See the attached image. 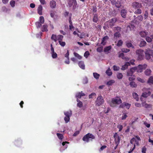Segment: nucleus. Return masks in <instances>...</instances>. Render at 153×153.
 Returning <instances> with one entry per match:
<instances>
[{
  "mask_svg": "<svg viewBox=\"0 0 153 153\" xmlns=\"http://www.w3.org/2000/svg\"><path fill=\"white\" fill-rule=\"evenodd\" d=\"M122 103V101L119 97H116L113 98L110 102V105L111 106L114 107L116 106V104H120Z\"/></svg>",
  "mask_w": 153,
  "mask_h": 153,
  "instance_id": "1",
  "label": "nucleus"
},
{
  "mask_svg": "<svg viewBox=\"0 0 153 153\" xmlns=\"http://www.w3.org/2000/svg\"><path fill=\"white\" fill-rule=\"evenodd\" d=\"M143 92L140 97V100L141 101H143L142 97L144 98H147L151 94V92L150 91L149 88H144L142 90Z\"/></svg>",
  "mask_w": 153,
  "mask_h": 153,
  "instance_id": "2",
  "label": "nucleus"
},
{
  "mask_svg": "<svg viewBox=\"0 0 153 153\" xmlns=\"http://www.w3.org/2000/svg\"><path fill=\"white\" fill-rule=\"evenodd\" d=\"M136 53L137 59L139 60L143 59L144 57V52L143 50L139 49L137 50Z\"/></svg>",
  "mask_w": 153,
  "mask_h": 153,
  "instance_id": "3",
  "label": "nucleus"
},
{
  "mask_svg": "<svg viewBox=\"0 0 153 153\" xmlns=\"http://www.w3.org/2000/svg\"><path fill=\"white\" fill-rule=\"evenodd\" d=\"M95 137L92 134L90 133H88L85 135L82 138L83 140L86 142H88L90 140L92 141V139H94Z\"/></svg>",
  "mask_w": 153,
  "mask_h": 153,
  "instance_id": "4",
  "label": "nucleus"
},
{
  "mask_svg": "<svg viewBox=\"0 0 153 153\" xmlns=\"http://www.w3.org/2000/svg\"><path fill=\"white\" fill-rule=\"evenodd\" d=\"M104 102V100L102 96L101 95H99L97 97L95 102V104L97 106H100Z\"/></svg>",
  "mask_w": 153,
  "mask_h": 153,
  "instance_id": "5",
  "label": "nucleus"
},
{
  "mask_svg": "<svg viewBox=\"0 0 153 153\" xmlns=\"http://www.w3.org/2000/svg\"><path fill=\"white\" fill-rule=\"evenodd\" d=\"M146 58L147 60L151 58V56L153 57V51L150 49L146 50L145 52Z\"/></svg>",
  "mask_w": 153,
  "mask_h": 153,
  "instance_id": "6",
  "label": "nucleus"
},
{
  "mask_svg": "<svg viewBox=\"0 0 153 153\" xmlns=\"http://www.w3.org/2000/svg\"><path fill=\"white\" fill-rule=\"evenodd\" d=\"M147 65L146 64H144L143 65H139L137 67V72L138 73L141 72L143 70L146 68Z\"/></svg>",
  "mask_w": 153,
  "mask_h": 153,
  "instance_id": "7",
  "label": "nucleus"
},
{
  "mask_svg": "<svg viewBox=\"0 0 153 153\" xmlns=\"http://www.w3.org/2000/svg\"><path fill=\"white\" fill-rule=\"evenodd\" d=\"M131 105V104H130L124 102L120 105L119 107L122 108H123L125 107L126 108L128 109L130 108Z\"/></svg>",
  "mask_w": 153,
  "mask_h": 153,
  "instance_id": "8",
  "label": "nucleus"
},
{
  "mask_svg": "<svg viewBox=\"0 0 153 153\" xmlns=\"http://www.w3.org/2000/svg\"><path fill=\"white\" fill-rule=\"evenodd\" d=\"M114 138L115 143L117 145V146L120 142V137L117 134V133H116L114 135Z\"/></svg>",
  "mask_w": 153,
  "mask_h": 153,
  "instance_id": "9",
  "label": "nucleus"
},
{
  "mask_svg": "<svg viewBox=\"0 0 153 153\" xmlns=\"http://www.w3.org/2000/svg\"><path fill=\"white\" fill-rule=\"evenodd\" d=\"M132 6L134 9H138L141 7V4L137 2H134L132 4Z\"/></svg>",
  "mask_w": 153,
  "mask_h": 153,
  "instance_id": "10",
  "label": "nucleus"
},
{
  "mask_svg": "<svg viewBox=\"0 0 153 153\" xmlns=\"http://www.w3.org/2000/svg\"><path fill=\"white\" fill-rule=\"evenodd\" d=\"M51 53L52 57L53 58H56L57 56V54L54 52V48L53 47L52 44L51 45Z\"/></svg>",
  "mask_w": 153,
  "mask_h": 153,
  "instance_id": "11",
  "label": "nucleus"
},
{
  "mask_svg": "<svg viewBox=\"0 0 153 153\" xmlns=\"http://www.w3.org/2000/svg\"><path fill=\"white\" fill-rule=\"evenodd\" d=\"M141 105L142 106L146 108H150L152 107V105L150 104H148L146 102V101H141Z\"/></svg>",
  "mask_w": 153,
  "mask_h": 153,
  "instance_id": "12",
  "label": "nucleus"
},
{
  "mask_svg": "<svg viewBox=\"0 0 153 153\" xmlns=\"http://www.w3.org/2000/svg\"><path fill=\"white\" fill-rule=\"evenodd\" d=\"M139 34L141 37L144 38L146 37L149 35V33L146 31H140L139 33Z\"/></svg>",
  "mask_w": 153,
  "mask_h": 153,
  "instance_id": "13",
  "label": "nucleus"
},
{
  "mask_svg": "<svg viewBox=\"0 0 153 153\" xmlns=\"http://www.w3.org/2000/svg\"><path fill=\"white\" fill-rule=\"evenodd\" d=\"M70 7L71 6L73 3H74V5H76L77 4V2L76 0H68L67 1Z\"/></svg>",
  "mask_w": 153,
  "mask_h": 153,
  "instance_id": "14",
  "label": "nucleus"
},
{
  "mask_svg": "<svg viewBox=\"0 0 153 153\" xmlns=\"http://www.w3.org/2000/svg\"><path fill=\"white\" fill-rule=\"evenodd\" d=\"M85 95V94L82 93V91L79 92L77 93L76 94V97L78 98H80L84 96Z\"/></svg>",
  "mask_w": 153,
  "mask_h": 153,
  "instance_id": "15",
  "label": "nucleus"
},
{
  "mask_svg": "<svg viewBox=\"0 0 153 153\" xmlns=\"http://www.w3.org/2000/svg\"><path fill=\"white\" fill-rule=\"evenodd\" d=\"M140 140V138L138 136H136L135 137L132 138L130 141V143L132 144L133 143V142L134 141L136 142L137 140Z\"/></svg>",
  "mask_w": 153,
  "mask_h": 153,
  "instance_id": "16",
  "label": "nucleus"
},
{
  "mask_svg": "<svg viewBox=\"0 0 153 153\" xmlns=\"http://www.w3.org/2000/svg\"><path fill=\"white\" fill-rule=\"evenodd\" d=\"M108 37L107 36H105L103 37L102 39L101 44H102L103 45H105L106 43V40H108Z\"/></svg>",
  "mask_w": 153,
  "mask_h": 153,
  "instance_id": "17",
  "label": "nucleus"
},
{
  "mask_svg": "<svg viewBox=\"0 0 153 153\" xmlns=\"http://www.w3.org/2000/svg\"><path fill=\"white\" fill-rule=\"evenodd\" d=\"M50 7L52 8H55L56 5V3L54 0H52L50 1Z\"/></svg>",
  "mask_w": 153,
  "mask_h": 153,
  "instance_id": "18",
  "label": "nucleus"
},
{
  "mask_svg": "<svg viewBox=\"0 0 153 153\" xmlns=\"http://www.w3.org/2000/svg\"><path fill=\"white\" fill-rule=\"evenodd\" d=\"M130 65V63L129 62H126L124 65L122 66L121 69L123 70H124L127 69L128 67Z\"/></svg>",
  "mask_w": 153,
  "mask_h": 153,
  "instance_id": "19",
  "label": "nucleus"
},
{
  "mask_svg": "<svg viewBox=\"0 0 153 153\" xmlns=\"http://www.w3.org/2000/svg\"><path fill=\"white\" fill-rule=\"evenodd\" d=\"M78 65L79 67L82 69H85V65L84 64L83 62L80 61L78 63Z\"/></svg>",
  "mask_w": 153,
  "mask_h": 153,
  "instance_id": "20",
  "label": "nucleus"
},
{
  "mask_svg": "<svg viewBox=\"0 0 153 153\" xmlns=\"http://www.w3.org/2000/svg\"><path fill=\"white\" fill-rule=\"evenodd\" d=\"M126 10L125 9H123L121 10V16L123 18H125L126 17Z\"/></svg>",
  "mask_w": 153,
  "mask_h": 153,
  "instance_id": "21",
  "label": "nucleus"
},
{
  "mask_svg": "<svg viewBox=\"0 0 153 153\" xmlns=\"http://www.w3.org/2000/svg\"><path fill=\"white\" fill-rule=\"evenodd\" d=\"M42 6L41 5H39L37 9L38 13L39 15H42Z\"/></svg>",
  "mask_w": 153,
  "mask_h": 153,
  "instance_id": "22",
  "label": "nucleus"
},
{
  "mask_svg": "<svg viewBox=\"0 0 153 153\" xmlns=\"http://www.w3.org/2000/svg\"><path fill=\"white\" fill-rule=\"evenodd\" d=\"M119 57H121L123 59H125L126 60H128V59L127 58H126L124 56V54L122 53H119Z\"/></svg>",
  "mask_w": 153,
  "mask_h": 153,
  "instance_id": "23",
  "label": "nucleus"
},
{
  "mask_svg": "<svg viewBox=\"0 0 153 153\" xmlns=\"http://www.w3.org/2000/svg\"><path fill=\"white\" fill-rule=\"evenodd\" d=\"M132 96L133 98L137 101H138L139 100V98L138 97V95L137 93L135 92L133 93L132 94Z\"/></svg>",
  "mask_w": 153,
  "mask_h": 153,
  "instance_id": "24",
  "label": "nucleus"
},
{
  "mask_svg": "<svg viewBox=\"0 0 153 153\" xmlns=\"http://www.w3.org/2000/svg\"><path fill=\"white\" fill-rule=\"evenodd\" d=\"M146 42L145 41L143 40L140 42L139 46L141 47H143L145 46L146 45Z\"/></svg>",
  "mask_w": 153,
  "mask_h": 153,
  "instance_id": "25",
  "label": "nucleus"
},
{
  "mask_svg": "<svg viewBox=\"0 0 153 153\" xmlns=\"http://www.w3.org/2000/svg\"><path fill=\"white\" fill-rule=\"evenodd\" d=\"M52 40H53L55 42L57 41V36L55 34H53L51 37Z\"/></svg>",
  "mask_w": 153,
  "mask_h": 153,
  "instance_id": "26",
  "label": "nucleus"
},
{
  "mask_svg": "<svg viewBox=\"0 0 153 153\" xmlns=\"http://www.w3.org/2000/svg\"><path fill=\"white\" fill-rule=\"evenodd\" d=\"M64 114L65 115V116L70 117L72 115V112L71 111L64 112Z\"/></svg>",
  "mask_w": 153,
  "mask_h": 153,
  "instance_id": "27",
  "label": "nucleus"
},
{
  "mask_svg": "<svg viewBox=\"0 0 153 153\" xmlns=\"http://www.w3.org/2000/svg\"><path fill=\"white\" fill-rule=\"evenodd\" d=\"M151 70L149 69H147L145 71V74L147 76H149L151 73Z\"/></svg>",
  "mask_w": 153,
  "mask_h": 153,
  "instance_id": "28",
  "label": "nucleus"
},
{
  "mask_svg": "<svg viewBox=\"0 0 153 153\" xmlns=\"http://www.w3.org/2000/svg\"><path fill=\"white\" fill-rule=\"evenodd\" d=\"M143 19V17L142 15H140L138 16L136 18V21L138 22L141 21Z\"/></svg>",
  "mask_w": 153,
  "mask_h": 153,
  "instance_id": "29",
  "label": "nucleus"
},
{
  "mask_svg": "<svg viewBox=\"0 0 153 153\" xmlns=\"http://www.w3.org/2000/svg\"><path fill=\"white\" fill-rule=\"evenodd\" d=\"M135 27L134 26V25H128L127 26V30H132L134 29V28Z\"/></svg>",
  "mask_w": 153,
  "mask_h": 153,
  "instance_id": "30",
  "label": "nucleus"
},
{
  "mask_svg": "<svg viewBox=\"0 0 153 153\" xmlns=\"http://www.w3.org/2000/svg\"><path fill=\"white\" fill-rule=\"evenodd\" d=\"M76 101L78 102L77 104V106L79 108H81L82 106V102L78 99H77Z\"/></svg>",
  "mask_w": 153,
  "mask_h": 153,
  "instance_id": "31",
  "label": "nucleus"
},
{
  "mask_svg": "<svg viewBox=\"0 0 153 153\" xmlns=\"http://www.w3.org/2000/svg\"><path fill=\"white\" fill-rule=\"evenodd\" d=\"M48 26L47 25H44L42 28V32L44 31H48V29H47Z\"/></svg>",
  "mask_w": 153,
  "mask_h": 153,
  "instance_id": "32",
  "label": "nucleus"
},
{
  "mask_svg": "<svg viewBox=\"0 0 153 153\" xmlns=\"http://www.w3.org/2000/svg\"><path fill=\"white\" fill-rule=\"evenodd\" d=\"M63 38V36L62 35H59L57 36V41H58L59 42V41H62Z\"/></svg>",
  "mask_w": 153,
  "mask_h": 153,
  "instance_id": "33",
  "label": "nucleus"
},
{
  "mask_svg": "<svg viewBox=\"0 0 153 153\" xmlns=\"http://www.w3.org/2000/svg\"><path fill=\"white\" fill-rule=\"evenodd\" d=\"M129 85L132 88H136L137 86V84L134 82H131Z\"/></svg>",
  "mask_w": 153,
  "mask_h": 153,
  "instance_id": "34",
  "label": "nucleus"
},
{
  "mask_svg": "<svg viewBox=\"0 0 153 153\" xmlns=\"http://www.w3.org/2000/svg\"><path fill=\"white\" fill-rule=\"evenodd\" d=\"M106 74L108 76H110L112 74V72L111 71L110 68L107 70L105 72Z\"/></svg>",
  "mask_w": 153,
  "mask_h": 153,
  "instance_id": "35",
  "label": "nucleus"
},
{
  "mask_svg": "<svg viewBox=\"0 0 153 153\" xmlns=\"http://www.w3.org/2000/svg\"><path fill=\"white\" fill-rule=\"evenodd\" d=\"M93 75L94 78L97 79H98L100 76V75L97 73H94Z\"/></svg>",
  "mask_w": 153,
  "mask_h": 153,
  "instance_id": "36",
  "label": "nucleus"
},
{
  "mask_svg": "<svg viewBox=\"0 0 153 153\" xmlns=\"http://www.w3.org/2000/svg\"><path fill=\"white\" fill-rule=\"evenodd\" d=\"M111 46H109L108 47H105V48L104 51L105 52H108L109 51H110L111 48Z\"/></svg>",
  "mask_w": 153,
  "mask_h": 153,
  "instance_id": "37",
  "label": "nucleus"
},
{
  "mask_svg": "<svg viewBox=\"0 0 153 153\" xmlns=\"http://www.w3.org/2000/svg\"><path fill=\"white\" fill-rule=\"evenodd\" d=\"M117 76L118 79H121L123 78V75L121 73H118L117 74Z\"/></svg>",
  "mask_w": 153,
  "mask_h": 153,
  "instance_id": "38",
  "label": "nucleus"
},
{
  "mask_svg": "<svg viewBox=\"0 0 153 153\" xmlns=\"http://www.w3.org/2000/svg\"><path fill=\"white\" fill-rule=\"evenodd\" d=\"M146 40L149 43H150L152 41V38L149 36H147L146 37Z\"/></svg>",
  "mask_w": 153,
  "mask_h": 153,
  "instance_id": "39",
  "label": "nucleus"
},
{
  "mask_svg": "<svg viewBox=\"0 0 153 153\" xmlns=\"http://www.w3.org/2000/svg\"><path fill=\"white\" fill-rule=\"evenodd\" d=\"M74 56L79 59H82V57L77 53L74 52Z\"/></svg>",
  "mask_w": 153,
  "mask_h": 153,
  "instance_id": "40",
  "label": "nucleus"
},
{
  "mask_svg": "<svg viewBox=\"0 0 153 153\" xmlns=\"http://www.w3.org/2000/svg\"><path fill=\"white\" fill-rule=\"evenodd\" d=\"M121 28L119 27H115L114 28V31L116 32H119L121 30Z\"/></svg>",
  "mask_w": 153,
  "mask_h": 153,
  "instance_id": "41",
  "label": "nucleus"
},
{
  "mask_svg": "<svg viewBox=\"0 0 153 153\" xmlns=\"http://www.w3.org/2000/svg\"><path fill=\"white\" fill-rule=\"evenodd\" d=\"M115 82L114 80H111L108 82L107 83V85H111L113 84Z\"/></svg>",
  "mask_w": 153,
  "mask_h": 153,
  "instance_id": "42",
  "label": "nucleus"
},
{
  "mask_svg": "<svg viewBox=\"0 0 153 153\" xmlns=\"http://www.w3.org/2000/svg\"><path fill=\"white\" fill-rule=\"evenodd\" d=\"M69 143L68 142H63L62 143V144L63 146H64V147L65 149L67 148L68 145L67 144H69Z\"/></svg>",
  "mask_w": 153,
  "mask_h": 153,
  "instance_id": "43",
  "label": "nucleus"
},
{
  "mask_svg": "<svg viewBox=\"0 0 153 153\" xmlns=\"http://www.w3.org/2000/svg\"><path fill=\"white\" fill-rule=\"evenodd\" d=\"M98 20V16L97 15H95L94 16L93 21L95 22H97Z\"/></svg>",
  "mask_w": 153,
  "mask_h": 153,
  "instance_id": "44",
  "label": "nucleus"
},
{
  "mask_svg": "<svg viewBox=\"0 0 153 153\" xmlns=\"http://www.w3.org/2000/svg\"><path fill=\"white\" fill-rule=\"evenodd\" d=\"M96 94L94 93H92L91 94H90L89 96V99H92L94 97H95Z\"/></svg>",
  "mask_w": 153,
  "mask_h": 153,
  "instance_id": "45",
  "label": "nucleus"
},
{
  "mask_svg": "<svg viewBox=\"0 0 153 153\" xmlns=\"http://www.w3.org/2000/svg\"><path fill=\"white\" fill-rule=\"evenodd\" d=\"M40 22L41 24H43L44 22V18L43 16H41L39 17Z\"/></svg>",
  "mask_w": 153,
  "mask_h": 153,
  "instance_id": "46",
  "label": "nucleus"
},
{
  "mask_svg": "<svg viewBox=\"0 0 153 153\" xmlns=\"http://www.w3.org/2000/svg\"><path fill=\"white\" fill-rule=\"evenodd\" d=\"M148 83H153V77L151 76L149 78V80L148 81Z\"/></svg>",
  "mask_w": 153,
  "mask_h": 153,
  "instance_id": "47",
  "label": "nucleus"
},
{
  "mask_svg": "<svg viewBox=\"0 0 153 153\" xmlns=\"http://www.w3.org/2000/svg\"><path fill=\"white\" fill-rule=\"evenodd\" d=\"M130 70L131 72L133 73L136 71H137V67H134L131 68L130 69Z\"/></svg>",
  "mask_w": 153,
  "mask_h": 153,
  "instance_id": "48",
  "label": "nucleus"
},
{
  "mask_svg": "<svg viewBox=\"0 0 153 153\" xmlns=\"http://www.w3.org/2000/svg\"><path fill=\"white\" fill-rule=\"evenodd\" d=\"M56 134L59 139L62 140L63 138V136L62 134L59 133H57Z\"/></svg>",
  "mask_w": 153,
  "mask_h": 153,
  "instance_id": "49",
  "label": "nucleus"
},
{
  "mask_svg": "<svg viewBox=\"0 0 153 153\" xmlns=\"http://www.w3.org/2000/svg\"><path fill=\"white\" fill-rule=\"evenodd\" d=\"M137 9V10L135 11L134 13L136 14H141L142 12L140 8Z\"/></svg>",
  "mask_w": 153,
  "mask_h": 153,
  "instance_id": "50",
  "label": "nucleus"
},
{
  "mask_svg": "<svg viewBox=\"0 0 153 153\" xmlns=\"http://www.w3.org/2000/svg\"><path fill=\"white\" fill-rule=\"evenodd\" d=\"M120 34L119 32H116L114 34V37L116 38L120 37Z\"/></svg>",
  "mask_w": 153,
  "mask_h": 153,
  "instance_id": "51",
  "label": "nucleus"
},
{
  "mask_svg": "<svg viewBox=\"0 0 153 153\" xmlns=\"http://www.w3.org/2000/svg\"><path fill=\"white\" fill-rule=\"evenodd\" d=\"M115 4L116 6L118 8L120 7L121 6L120 3L118 1H117V2H116L115 3Z\"/></svg>",
  "mask_w": 153,
  "mask_h": 153,
  "instance_id": "52",
  "label": "nucleus"
},
{
  "mask_svg": "<svg viewBox=\"0 0 153 153\" xmlns=\"http://www.w3.org/2000/svg\"><path fill=\"white\" fill-rule=\"evenodd\" d=\"M64 119L65 121V123H67L69 121L70 119V117L65 116V117Z\"/></svg>",
  "mask_w": 153,
  "mask_h": 153,
  "instance_id": "53",
  "label": "nucleus"
},
{
  "mask_svg": "<svg viewBox=\"0 0 153 153\" xmlns=\"http://www.w3.org/2000/svg\"><path fill=\"white\" fill-rule=\"evenodd\" d=\"M15 1L13 0L11 1L10 2V4L12 7H14L15 6Z\"/></svg>",
  "mask_w": 153,
  "mask_h": 153,
  "instance_id": "54",
  "label": "nucleus"
},
{
  "mask_svg": "<svg viewBox=\"0 0 153 153\" xmlns=\"http://www.w3.org/2000/svg\"><path fill=\"white\" fill-rule=\"evenodd\" d=\"M59 44L62 47H64L65 45V43L64 42L61 41H59Z\"/></svg>",
  "mask_w": 153,
  "mask_h": 153,
  "instance_id": "55",
  "label": "nucleus"
},
{
  "mask_svg": "<svg viewBox=\"0 0 153 153\" xmlns=\"http://www.w3.org/2000/svg\"><path fill=\"white\" fill-rule=\"evenodd\" d=\"M113 70L115 71H117L120 69V68L116 65H114L113 66Z\"/></svg>",
  "mask_w": 153,
  "mask_h": 153,
  "instance_id": "56",
  "label": "nucleus"
},
{
  "mask_svg": "<svg viewBox=\"0 0 153 153\" xmlns=\"http://www.w3.org/2000/svg\"><path fill=\"white\" fill-rule=\"evenodd\" d=\"M123 43V41L121 40H120L118 41V43H117V45L118 46H120L122 45Z\"/></svg>",
  "mask_w": 153,
  "mask_h": 153,
  "instance_id": "57",
  "label": "nucleus"
},
{
  "mask_svg": "<svg viewBox=\"0 0 153 153\" xmlns=\"http://www.w3.org/2000/svg\"><path fill=\"white\" fill-rule=\"evenodd\" d=\"M116 21L117 20L116 18H112L110 20V22L112 23V24H113L116 22Z\"/></svg>",
  "mask_w": 153,
  "mask_h": 153,
  "instance_id": "58",
  "label": "nucleus"
},
{
  "mask_svg": "<svg viewBox=\"0 0 153 153\" xmlns=\"http://www.w3.org/2000/svg\"><path fill=\"white\" fill-rule=\"evenodd\" d=\"M103 48V47H99L97 48V51L99 52H101L102 51Z\"/></svg>",
  "mask_w": 153,
  "mask_h": 153,
  "instance_id": "59",
  "label": "nucleus"
},
{
  "mask_svg": "<svg viewBox=\"0 0 153 153\" xmlns=\"http://www.w3.org/2000/svg\"><path fill=\"white\" fill-rule=\"evenodd\" d=\"M89 55V53L88 51H86L84 54V56L86 58H87Z\"/></svg>",
  "mask_w": 153,
  "mask_h": 153,
  "instance_id": "60",
  "label": "nucleus"
},
{
  "mask_svg": "<svg viewBox=\"0 0 153 153\" xmlns=\"http://www.w3.org/2000/svg\"><path fill=\"white\" fill-rule=\"evenodd\" d=\"M130 51V50L126 48H123L122 49V51L123 53H127Z\"/></svg>",
  "mask_w": 153,
  "mask_h": 153,
  "instance_id": "61",
  "label": "nucleus"
},
{
  "mask_svg": "<svg viewBox=\"0 0 153 153\" xmlns=\"http://www.w3.org/2000/svg\"><path fill=\"white\" fill-rule=\"evenodd\" d=\"M42 24L40 22H37L36 23V25L37 28L40 27L42 26Z\"/></svg>",
  "mask_w": 153,
  "mask_h": 153,
  "instance_id": "62",
  "label": "nucleus"
},
{
  "mask_svg": "<svg viewBox=\"0 0 153 153\" xmlns=\"http://www.w3.org/2000/svg\"><path fill=\"white\" fill-rule=\"evenodd\" d=\"M148 13L147 11H146L144 15V19H146L148 17Z\"/></svg>",
  "mask_w": 153,
  "mask_h": 153,
  "instance_id": "63",
  "label": "nucleus"
},
{
  "mask_svg": "<svg viewBox=\"0 0 153 153\" xmlns=\"http://www.w3.org/2000/svg\"><path fill=\"white\" fill-rule=\"evenodd\" d=\"M127 116V115L126 114L124 113L121 119L122 120H125Z\"/></svg>",
  "mask_w": 153,
  "mask_h": 153,
  "instance_id": "64",
  "label": "nucleus"
}]
</instances>
